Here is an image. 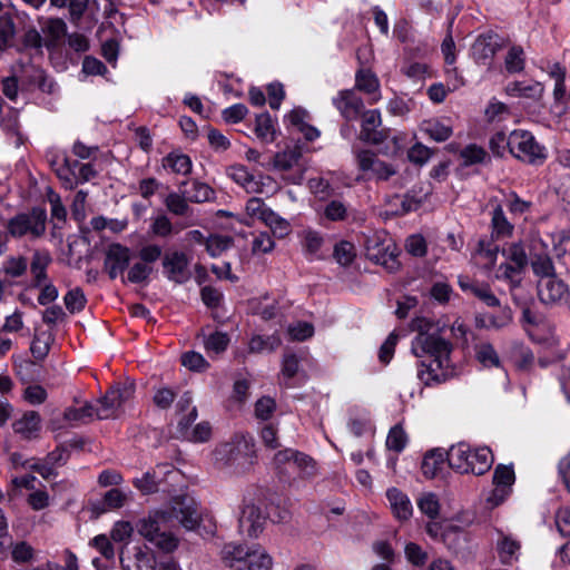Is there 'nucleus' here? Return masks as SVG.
<instances>
[{
  "instance_id": "nucleus-44",
  "label": "nucleus",
  "mask_w": 570,
  "mask_h": 570,
  "mask_svg": "<svg viewBox=\"0 0 570 570\" xmlns=\"http://www.w3.org/2000/svg\"><path fill=\"white\" fill-rule=\"evenodd\" d=\"M233 244L234 239L230 236L214 234L207 237L205 242V247L207 253L212 257H218L224 252L229 249L233 246Z\"/></svg>"
},
{
  "instance_id": "nucleus-55",
  "label": "nucleus",
  "mask_w": 570,
  "mask_h": 570,
  "mask_svg": "<svg viewBox=\"0 0 570 570\" xmlns=\"http://www.w3.org/2000/svg\"><path fill=\"white\" fill-rule=\"evenodd\" d=\"M324 239L320 233L307 230L304 233L303 248L309 258L318 257V252L323 246Z\"/></svg>"
},
{
  "instance_id": "nucleus-59",
  "label": "nucleus",
  "mask_w": 570,
  "mask_h": 570,
  "mask_svg": "<svg viewBox=\"0 0 570 570\" xmlns=\"http://www.w3.org/2000/svg\"><path fill=\"white\" fill-rule=\"evenodd\" d=\"M16 35V24L13 19L8 14L0 18V51L6 49L9 41Z\"/></svg>"
},
{
  "instance_id": "nucleus-20",
  "label": "nucleus",
  "mask_w": 570,
  "mask_h": 570,
  "mask_svg": "<svg viewBox=\"0 0 570 570\" xmlns=\"http://www.w3.org/2000/svg\"><path fill=\"white\" fill-rule=\"evenodd\" d=\"M282 344V340L278 334L274 333L268 336L254 335L248 343L247 351H237L235 358L239 363H245L248 353L261 354L264 352H274Z\"/></svg>"
},
{
  "instance_id": "nucleus-32",
  "label": "nucleus",
  "mask_w": 570,
  "mask_h": 570,
  "mask_svg": "<svg viewBox=\"0 0 570 570\" xmlns=\"http://www.w3.org/2000/svg\"><path fill=\"white\" fill-rule=\"evenodd\" d=\"M163 167L176 175H188L191 171L193 163L189 156L180 151H171L163 158Z\"/></svg>"
},
{
  "instance_id": "nucleus-19",
  "label": "nucleus",
  "mask_w": 570,
  "mask_h": 570,
  "mask_svg": "<svg viewBox=\"0 0 570 570\" xmlns=\"http://www.w3.org/2000/svg\"><path fill=\"white\" fill-rule=\"evenodd\" d=\"M514 479L515 476L512 466H507L502 464L498 465L493 474V483L495 485V489L489 497L488 501L492 505L500 504L508 495V489L513 484Z\"/></svg>"
},
{
  "instance_id": "nucleus-26",
  "label": "nucleus",
  "mask_w": 570,
  "mask_h": 570,
  "mask_svg": "<svg viewBox=\"0 0 570 570\" xmlns=\"http://www.w3.org/2000/svg\"><path fill=\"white\" fill-rule=\"evenodd\" d=\"M543 90L542 83L538 81H512L505 86L507 95L514 98L539 99Z\"/></svg>"
},
{
  "instance_id": "nucleus-34",
  "label": "nucleus",
  "mask_w": 570,
  "mask_h": 570,
  "mask_svg": "<svg viewBox=\"0 0 570 570\" xmlns=\"http://www.w3.org/2000/svg\"><path fill=\"white\" fill-rule=\"evenodd\" d=\"M189 200L184 193L183 188L179 191L169 193L164 199V204L169 213L175 216L186 217L191 213Z\"/></svg>"
},
{
  "instance_id": "nucleus-37",
  "label": "nucleus",
  "mask_w": 570,
  "mask_h": 570,
  "mask_svg": "<svg viewBox=\"0 0 570 570\" xmlns=\"http://www.w3.org/2000/svg\"><path fill=\"white\" fill-rule=\"evenodd\" d=\"M445 461L444 453L436 449L428 452L422 461V472L426 478H435L439 472L443 469Z\"/></svg>"
},
{
  "instance_id": "nucleus-31",
  "label": "nucleus",
  "mask_w": 570,
  "mask_h": 570,
  "mask_svg": "<svg viewBox=\"0 0 570 570\" xmlns=\"http://www.w3.org/2000/svg\"><path fill=\"white\" fill-rule=\"evenodd\" d=\"M524 271V268L519 267L518 265L503 262L495 269L494 278L497 281L508 283L510 291L513 292L517 287L521 285L522 275Z\"/></svg>"
},
{
  "instance_id": "nucleus-1",
  "label": "nucleus",
  "mask_w": 570,
  "mask_h": 570,
  "mask_svg": "<svg viewBox=\"0 0 570 570\" xmlns=\"http://www.w3.org/2000/svg\"><path fill=\"white\" fill-rule=\"evenodd\" d=\"M177 520L186 530H195L200 522L198 503L188 495L175 497L168 510H157L137 523L138 533L165 552L178 547L177 538L168 532L173 520Z\"/></svg>"
},
{
  "instance_id": "nucleus-42",
  "label": "nucleus",
  "mask_w": 570,
  "mask_h": 570,
  "mask_svg": "<svg viewBox=\"0 0 570 570\" xmlns=\"http://www.w3.org/2000/svg\"><path fill=\"white\" fill-rule=\"evenodd\" d=\"M500 538L497 542L499 556L504 563L511 562L520 549V543L510 535L499 533Z\"/></svg>"
},
{
  "instance_id": "nucleus-4",
  "label": "nucleus",
  "mask_w": 570,
  "mask_h": 570,
  "mask_svg": "<svg viewBox=\"0 0 570 570\" xmlns=\"http://www.w3.org/2000/svg\"><path fill=\"white\" fill-rule=\"evenodd\" d=\"M223 562L235 570H271L273 558L261 546L226 543L220 552Z\"/></svg>"
},
{
  "instance_id": "nucleus-18",
  "label": "nucleus",
  "mask_w": 570,
  "mask_h": 570,
  "mask_svg": "<svg viewBox=\"0 0 570 570\" xmlns=\"http://www.w3.org/2000/svg\"><path fill=\"white\" fill-rule=\"evenodd\" d=\"M333 105L346 120L358 118L364 109V102L353 90H342L333 98Z\"/></svg>"
},
{
  "instance_id": "nucleus-63",
  "label": "nucleus",
  "mask_w": 570,
  "mask_h": 570,
  "mask_svg": "<svg viewBox=\"0 0 570 570\" xmlns=\"http://www.w3.org/2000/svg\"><path fill=\"white\" fill-rule=\"evenodd\" d=\"M173 230L171 220L164 214L156 216L150 224V232L158 237H168Z\"/></svg>"
},
{
  "instance_id": "nucleus-25",
  "label": "nucleus",
  "mask_w": 570,
  "mask_h": 570,
  "mask_svg": "<svg viewBox=\"0 0 570 570\" xmlns=\"http://www.w3.org/2000/svg\"><path fill=\"white\" fill-rule=\"evenodd\" d=\"M40 415L36 411L24 412L12 424L13 431L26 440L36 439L40 431Z\"/></svg>"
},
{
  "instance_id": "nucleus-62",
  "label": "nucleus",
  "mask_w": 570,
  "mask_h": 570,
  "mask_svg": "<svg viewBox=\"0 0 570 570\" xmlns=\"http://www.w3.org/2000/svg\"><path fill=\"white\" fill-rule=\"evenodd\" d=\"M181 364L190 371H204L209 364L205 357L198 352H186L181 355Z\"/></svg>"
},
{
  "instance_id": "nucleus-39",
  "label": "nucleus",
  "mask_w": 570,
  "mask_h": 570,
  "mask_svg": "<svg viewBox=\"0 0 570 570\" xmlns=\"http://www.w3.org/2000/svg\"><path fill=\"white\" fill-rule=\"evenodd\" d=\"M48 163L52 170L56 173L58 178L61 180L62 186H65L66 181L70 180V165H69V158L66 154L60 153H49L47 155Z\"/></svg>"
},
{
  "instance_id": "nucleus-10",
  "label": "nucleus",
  "mask_w": 570,
  "mask_h": 570,
  "mask_svg": "<svg viewBox=\"0 0 570 570\" xmlns=\"http://www.w3.org/2000/svg\"><path fill=\"white\" fill-rule=\"evenodd\" d=\"M529 264L538 279L556 274L549 244L538 234H532L529 242Z\"/></svg>"
},
{
  "instance_id": "nucleus-40",
  "label": "nucleus",
  "mask_w": 570,
  "mask_h": 570,
  "mask_svg": "<svg viewBox=\"0 0 570 570\" xmlns=\"http://www.w3.org/2000/svg\"><path fill=\"white\" fill-rule=\"evenodd\" d=\"M502 255L505 262L518 265L524 269L529 264V254H527L524 246L520 242L509 244L503 248Z\"/></svg>"
},
{
  "instance_id": "nucleus-64",
  "label": "nucleus",
  "mask_w": 570,
  "mask_h": 570,
  "mask_svg": "<svg viewBox=\"0 0 570 570\" xmlns=\"http://www.w3.org/2000/svg\"><path fill=\"white\" fill-rule=\"evenodd\" d=\"M134 485L142 493L149 494L158 490V481L156 480V472H146L141 478L134 480Z\"/></svg>"
},
{
  "instance_id": "nucleus-49",
  "label": "nucleus",
  "mask_w": 570,
  "mask_h": 570,
  "mask_svg": "<svg viewBox=\"0 0 570 570\" xmlns=\"http://www.w3.org/2000/svg\"><path fill=\"white\" fill-rule=\"evenodd\" d=\"M460 157L463 159V165L471 166L484 163L488 159V153L484 148L470 144L460 151Z\"/></svg>"
},
{
  "instance_id": "nucleus-50",
  "label": "nucleus",
  "mask_w": 570,
  "mask_h": 570,
  "mask_svg": "<svg viewBox=\"0 0 570 570\" xmlns=\"http://www.w3.org/2000/svg\"><path fill=\"white\" fill-rule=\"evenodd\" d=\"M505 69L510 73L521 72L524 69V51L520 46H512L504 60Z\"/></svg>"
},
{
  "instance_id": "nucleus-7",
  "label": "nucleus",
  "mask_w": 570,
  "mask_h": 570,
  "mask_svg": "<svg viewBox=\"0 0 570 570\" xmlns=\"http://www.w3.org/2000/svg\"><path fill=\"white\" fill-rule=\"evenodd\" d=\"M135 393V384L131 382L116 383L96 404V419L110 420L119 417L125 405Z\"/></svg>"
},
{
  "instance_id": "nucleus-48",
  "label": "nucleus",
  "mask_w": 570,
  "mask_h": 570,
  "mask_svg": "<svg viewBox=\"0 0 570 570\" xmlns=\"http://www.w3.org/2000/svg\"><path fill=\"white\" fill-rule=\"evenodd\" d=\"M301 153L295 149L278 153L274 157L273 166L281 171H288L298 166Z\"/></svg>"
},
{
  "instance_id": "nucleus-2",
  "label": "nucleus",
  "mask_w": 570,
  "mask_h": 570,
  "mask_svg": "<svg viewBox=\"0 0 570 570\" xmlns=\"http://www.w3.org/2000/svg\"><path fill=\"white\" fill-rule=\"evenodd\" d=\"M411 351L419 358H429V362L422 360L417 368V377L425 385L440 384L451 377L450 353L452 345L450 342L444 338L420 336L413 338Z\"/></svg>"
},
{
  "instance_id": "nucleus-56",
  "label": "nucleus",
  "mask_w": 570,
  "mask_h": 570,
  "mask_svg": "<svg viewBox=\"0 0 570 570\" xmlns=\"http://www.w3.org/2000/svg\"><path fill=\"white\" fill-rule=\"evenodd\" d=\"M299 370V360L295 354H285L282 362V376L286 380L284 385L286 387H292V383L289 382Z\"/></svg>"
},
{
  "instance_id": "nucleus-9",
  "label": "nucleus",
  "mask_w": 570,
  "mask_h": 570,
  "mask_svg": "<svg viewBox=\"0 0 570 570\" xmlns=\"http://www.w3.org/2000/svg\"><path fill=\"white\" fill-rule=\"evenodd\" d=\"M508 149L510 154L531 165H541L547 158V150L527 130H513L509 135Z\"/></svg>"
},
{
  "instance_id": "nucleus-30",
  "label": "nucleus",
  "mask_w": 570,
  "mask_h": 570,
  "mask_svg": "<svg viewBox=\"0 0 570 570\" xmlns=\"http://www.w3.org/2000/svg\"><path fill=\"white\" fill-rule=\"evenodd\" d=\"M420 128L421 131L438 142L448 140L453 134L452 126L438 118L424 120Z\"/></svg>"
},
{
  "instance_id": "nucleus-24",
  "label": "nucleus",
  "mask_w": 570,
  "mask_h": 570,
  "mask_svg": "<svg viewBox=\"0 0 570 570\" xmlns=\"http://www.w3.org/2000/svg\"><path fill=\"white\" fill-rule=\"evenodd\" d=\"M52 258L47 250H35L30 263V273L32 276L31 287H40L50 282L47 273Z\"/></svg>"
},
{
  "instance_id": "nucleus-53",
  "label": "nucleus",
  "mask_w": 570,
  "mask_h": 570,
  "mask_svg": "<svg viewBox=\"0 0 570 570\" xmlns=\"http://www.w3.org/2000/svg\"><path fill=\"white\" fill-rule=\"evenodd\" d=\"M333 256L341 266H348L355 258L354 245L347 240H342L334 246Z\"/></svg>"
},
{
  "instance_id": "nucleus-46",
  "label": "nucleus",
  "mask_w": 570,
  "mask_h": 570,
  "mask_svg": "<svg viewBox=\"0 0 570 570\" xmlns=\"http://www.w3.org/2000/svg\"><path fill=\"white\" fill-rule=\"evenodd\" d=\"M475 356L484 367H500L501 365L500 357L490 343L478 344L475 346Z\"/></svg>"
},
{
  "instance_id": "nucleus-6",
  "label": "nucleus",
  "mask_w": 570,
  "mask_h": 570,
  "mask_svg": "<svg viewBox=\"0 0 570 570\" xmlns=\"http://www.w3.org/2000/svg\"><path fill=\"white\" fill-rule=\"evenodd\" d=\"M253 445L244 436H235L222 443L214 451L215 464L220 468L240 469L252 464Z\"/></svg>"
},
{
  "instance_id": "nucleus-22",
  "label": "nucleus",
  "mask_w": 570,
  "mask_h": 570,
  "mask_svg": "<svg viewBox=\"0 0 570 570\" xmlns=\"http://www.w3.org/2000/svg\"><path fill=\"white\" fill-rule=\"evenodd\" d=\"M499 48L500 43L497 35H482L473 43L472 55L478 63L488 65Z\"/></svg>"
},
{
  "instance_id": "nucleus-51",
  "label": "nucleus",
  "mask_w": 570,
  "mask_h": 570,
  "mask_svg": "<svg viewBox=\"0 0 570 570\" xmlns=\"http://www.w3.org/2000/svg\"><path fill=\"white\" fill-rule=\"evenodd\" d=\"M63 302L66 308L71 314H75L81 312L85 308L87 298L80 287H75L66 293Z\"/></svg>"
},
{
  "instance_id": "nucleus-43",
  "label": "nucleus",
  "mask_w": 570,
  "mask_h": 570,
  "mask_svg": "<svg viewBox=\"0 0 570 570\" xmlns=\"http://www.w3.org/2000/svg\"><path fill=\"white\" fill-rule=\"evenodd\" d=\"M96 404L86 403L80 407H68L63 416L69 422L86 423L96 419Z\"/></svg>"
},
{
  "instance_id": "nucleus-15",
  "label": "nucleus",
  "mask_w": 570,
  "mask_h": 570,
  "mask_svg": "<svg viewBox=\"0 0 570 570\" xmlns=\"http://www.w3.org/2000/svg\"><path fill=\"white\" fill-rule=\"evenodd\" d=\"M130 257L128 247L118 243L108 246L104 266L111 279H116L127 269Z\"/></svg>"
},
{
  "instance_id": "nucleus-27",
  "label": "nucleus",
  "mask_w": 570,
  "mask_h": 570,
  "mask_svg": "<svg viewBox=\"0 0 570 570\" xmlns=\"http://www.w3.org/2000/svg\"><path fill=\"white\" fill-rule=\"evenodd\" d=\"M179 188H183L189 203L200 204L209 202L215 197V191L213 190V188L209 185L197 179L193 180L189 187L187 181H181Z\"/></svg>"
},
{
  "instance_id": "nucleus-60",
  "label": "nucleus",
  "mask_w": 570,
  "mask_h": 570,
  "mask_svg": "<svg viewBox=\"0 0 570 570\" xmlns=\"http://www.w3.org/2000/svg\"><path fill=\"white\" fill-rule=\"evenodd\" d=\"M404 553L406 560L415 567L424 566L429 559L428 553L414 542H409L405 546Z\"/></svg>"
},
{
  "instance_id": "nucleus-3",
  "label": "nucleus",
  "mask_w": 570,
  "mask_h": 570,
  "mask_svg": "<svg viewBox=\"0 0 570 570\" xmlns=\"http://www.w3.org/2000/svg\"><path fill=\"white\" fill-rule=\"evenodd\" d=\"M449 465L459 473H473L482 475L493 464V454L488 446L472 449L469 444L460 442L452 445L446 453Z\"/></svg>"
},
{
  "instance_id": "nucleus-21",
  "label": "nucleus",
  "mask_w": 570,
  "mask_h": 570,
  "mask_svg": "<svg viewBox=\"0 0 570 570\" xmlns=\"http://www.w3.org/2000/svg\"><path fill=\"white\" fill-rule=\"evenodd\" d=\"M459 286L465 293H470L489 307H499L500 299L494 295L489 284L470 279L468 277L459 278Z\"/></svg>"
},
{
  "instance_id": "nucleus-11",
  "label": "nucleus",
  "mask_w": 570,
  "mask_h": 570,
  "mask_svg": "<svg viewBox=\"0 0 570 570\" xmlns=\"http://www.w3.org/2000/svg\"><path fill=\"white\" fill-rule=\"evenodd\" d=\"M538 297L544 305L560 304L569 294L568 285L556 274L537 282Z\"/></svg>"
},
{
  "instance_id": "nucleus-8",
  "label": "nucleus",
  "mask_w": 570,
  "mask_h": 570,
  "mask_svg": "<svg viewBox=\"0 0 570 570\" xmlns=\"http://www.w3.org/2000/svg\"><path fill=\"white\" fill-rule=\"evenodd\" d=\"M365 255L370 261L382 265L390 273L400 269L401 264L397 259L396 244L385 233H375L367 237Z\"/></svg>"
},
{
  "instance_id": "nucleus-41",
  "label": "nucleus",
  "mask_w": 570,
  "mask_h": 570,
  "mask_svg": "<svg viewBox=\"0 0 570 570\" xmlns=\"http://www.w3.org/2000/svg\"><path fill=\"white\" fill-rule=\"evenodd\" d=\"M28 261L24 256H9L1 266V272L10 278H19L27 273Z\"/></svg>"
},
{
  "instance_id": "nucleus-13",
  "label": "nucleus",
  "mask_w": 570,
  "mask_h": 570,
  "mask_svg": "<svg viewBox=\"0 0 570 570\" xmlns=\"http://www.w3.org/2000/svg\"><path fill=\"white\" fill-rule=\"evenodd\" d=\"M358 168L366 174L367 179L387 180L395 170L386 163L380 160L370 150H362L356 156Z\"/></svg>"
},
{
  "instance_id": "nucleus-23",
  "label": "nucleus",
  "mask_w": 570,
  "mask_h": 570,
  "mask_svg": "<svg viewBox=\"0 0 570 570\" xmlns=\"http://www.w3.org/2000/svg\"><path fill=\"white\" fill-rule=\"evenodd\" d=\"M120 564L124 570H156L154 554L141 547H135L132 556H120Z\"/></svg>"
},
{
  "instance_id": "nucleus-28",
  "label": "nucleus",
  "mask_w": 570,
  "mask_h": 570,
  "mask_svg": "<svg viewBox=\"0 0 570 570\" xmlns=\"http://www.w3.org/2000/svg\"><path fill=\"white\" fill-rule=\"evenodd\" d=\"M386 497L391 509L397 519L407 520L412 515L413 508L406 494L396 488H392L387 490Z\"/></svg>"
},
{
  "instance_id": "nucleus-52",
  "label": "nucleus",
  "mask_w": 570,
  "mask_h": 570,
  "mask_svg": "<svg viewBox=\"0 0 570 570\" xmlns=\"http://www.w3.org/2000/svg\"><path fill=\"white\" fill-rule=\"evenodd\" d=\"M476 253L480 257H482L485 261L484 267L487 269H491L495 265L499 253V246L490 240L480 239Z\"/></svg>"
},
{
  "instance_id": "nucleus-61",
  "label": "nucleus",
  "mask_w": 570,
  "mask_h": 570,
  "mask_svg": "<svg viewBox=\"0 0 570 570\" xmlns=\"http://www.w3.org/2000/svg\"><path fill=\"white\" fill-rule=\"evenodd\" d=\"M212 436V426L208 422L196 424L189 432L184 433V438L188 441L203 443L207 442Z\"/></svg>"
},
{
  "instance_id": "nucleus-16",
  "label": "nucleus",
  "mask_w": 570,
  "mask_h": 570,
  "mask_svg": "<svg viewBox=\"0 0 570 570\" xmlns=\"http://www.w3.org/2000/svg\"><path fill=\"white\" fill-rule=\"evenodd\" d=\"M266 515L259 507L254 503H246L239 517V530L243 534L257 538L262 533Z\"/></svg>"
},
{
  "instance_id": "nucleus-58",
  "label": "nucleus",
  "mask_w": 570,
  "mask_h": 570,
  "mask_svg": "<svg viewBox=\"0 0 570 570\" xmlns=\"http://www.w3.org/2000/svg\"><path fill=\"white\" fill-rule=\"evenodd\" d=\"M407 442L406 434L400 425L393 426L386 438V446L395 452H401Z\"/></svg>"
},
{
  "instance_id": "nucleus-17",
  "label": "nucleus",
  "mask_w": 570,
  "mask_h": 570,
  "mask_svg": "<svg viewBox=\"0 0 570 570\" xmlns=\"http://www.w3.org/2000/svg\"><path fill=\"white\" fill-rule=\"evenodd\" d=\"M362 125L360 138L363 141L379 145L384 141L385 134L379 130L382 125L381 112L377 109L362 111Z\"/></svg>"
},
{
  "instance_id": "nucleus-14",
  "label": "nucleus",
  "mask_w": 570,
  "mask_h": 570,
  "mask_svg": "<svg viewBox=\"0 0 570 570\" xmlns=\"http://www.w3.org/2000/svg\"><path fill=\"white\" fill-rule=\"evenodd\" d=\"M228 177L242 186L247 193L262 194L264 187L272 183L269 176H254L244 165H233L227 169Z\"/></svg>"
},
{
  "instance_id": "nucleus-57",
  "label": "nucleus",
  "mask_w": 570,
  "mask_h": 570,
  "mask_svg": "<svg viewBox=\"0 0 570 570\" xmlns=\"http://www.w3.org/2000/svg\"><path fill=\"white\" fill-rule=\"evenodd\" d=\"M420 511L429 518H435L439 514L440 504L435 494L423 493L417 500Z\"/></svg>"
},
{
  "instance_id": "nucleus-12",
  "label": "nucleus",
  "mask_w": 570,
  "mask_h": 570,
  "mask_svg": "<svg viewBox=\"0 0 570 570\" xmlns=\"http://www.w3.org/2000/svg\"><path fill=\"white\" fill-rule=\"evenodd\" d=\"M188 256L179 250L167 253L163 258L165 276L174 283L184 284L191 277Z\"/></svg>"
},
{
  "instance_id": "nucleus-45",
  "label": "nucleus",
  "mask_w": 570,
  "mask_h": 570,
  "mask_svg": "<svg viewBox=\"0 0 570 570\" xmlns=\"http://www.w3.org/2000/svg\"><path fill=\"white\" fill-rule=\"evenodd\" d=\"M255 134L261 140L265 142L274 141L275 129L268 112H263L256 117Z\"/></svg>"
},
{
  "instance_id": "nucleus-33",
  "label": "nucleus",
  "mask_w": 570,
  "mask_h": 570,
  "mask_svg": "<svg viewBox=\"0 0 570 570\" xmlns=\"http://www.w3.org/2000/svg\"><path fill=\"white\" fill-rule=\"evenodd\" d=\"M355 87L361 91L372 95L371 102H376L381 98L379 79L371 70L360 69L356 72Z\"/></svg>"
},
{
  "instance_id": "nucleus-36",
  "label": "nucleus",
  "mask_w": 570,
  "mask_h": 570,
  "mask_svg": "<svg viewBox=\"0 0 570 570\" xmlns=\"http://www.w3.org/2000/svg\"><path fill=\"white\" fill-rule=\"evenodd\" d=\"M10 556L13 562L27 564L37 559V551L27 541H12L10 542Z\"/></svg>"
},
{
  "instance_id": "nucleus-47",
  "label": "nucleus",
  "mask_w": 570,
  "mask_h": 570,
  "mask_svg": "<svg viewBox=\"0 0 570 570\" xmlns=\"http://www.w3.org/2000/svg\"><path fill=\"white\" fill-rule=\"evenodd\" d=\"M96 176H97V170L95 169L92 164H90V163L81 164L79 166L78 174H72V171L70 170L69 177H70L71 181L70 183L66 181L63 187L66 189L72 190L78 185L90 181Z\"/></svg>"
},
{
  "instance_id": "nucleus-35",
  "label": "nucleus",
  "mask_w": 570,
  "mask_h": 570,
  "mask_svg": "<svg viewBox=\"0 0 570 570\" xmlns=\"http://www.w3.org/2000/svg\"><path fill=\"white\" fill-rule=\"evenodd\" d=\"M491 228L493 238L509 237L513 233V225L508 220L505 214L500 205L495 206L492 210Z\"/></svg>"
},
{
  "instance_id": "nucleus-38",
  "label": "nucleus",
  "mask_w": 570,
  "mask_h": 570,
  "mask_svg": "<svg viewBox=\"0 0 570 570\" xmlns=\"http://www.w3.org/2000/svg\"><path fill=\"white\" fill-rule=\"evenodd\" d=\"M262 222L271 229L273 235L277 238L286 237L292 230L289 222L279 216L273 209H269V212L264 214V219Z\"/></svg>"
},
{
  "instance_id": "nucleus-5",
  "label": "nucleus",
  "mask_w": 570,
  "mask_h": 570,
  "mask_svg": "<svg viewBox=\"0 0 570 570\" xmlns=\"http://www.w3.org/2000/svg\"><path fill=\"white\" fill-rule=\"evenodd\" d=\"M47 213L41 207H33L29 212L18 213L6 224L7 236L12 238L29 237L37 239L45 235Z\"/></svg>"
},
{
  "instance_id": "nucleus-29",
  "label": "nucleus",
  "mask_w": 570,
  "mask_h": 570,
  "mask_svg": "<svg viewBox=\"0 0 570 570\" xmlns=\"http://www.w3.org/2000/svg\"><path fill=\"white\" fill-rule=\"evenodd\" d=\"M291 459L287 474L297 472L303 479H311L316 474V463L309 455L293 449Z\"/></svg>"
},
{
  "instance_id": "nucleus-54",
  "label": "nucleus",
  "mask_w": 570,
  "mask_h": 570,
  "mask_svg": "<svg viewBox=\"0 0 570 570\" xmlns=\"http://www.w3.org/2000/svg\"><path fill=\"white\" fill-rule=\"evenodd\" d=\"M229 344V337L226 333L214 332L204 340L205 348L208 353H223Z\"/></svg>"
}]
</instances>
